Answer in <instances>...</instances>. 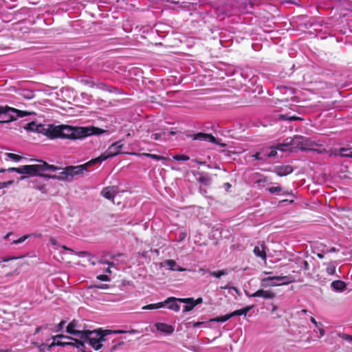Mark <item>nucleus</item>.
Here are the masks:
<instances>
[{
	"instance_id": "nucleus-16",
	"label": "nucleus",
	"mask_w": 352,
	"mask_h": 352,
	"mask_svg": "<svg viewBox=\"0 0 352 352\" xmlns=\"http://www.w3.org/2000/svg\"><path fill=\"white\" fill-rule=\"evenodd\" d=\"M292 166L289 165H283L276 167L275 173L279 177L287 175L293 172Z\"/></svg>"
},
{
	"instance_id": "nucleus-25",
	"label": "nucleus",
	"mask_w": 352,
	"mask_h": 352,
	"mask_svg": "<svg viewBox=\"0 0 352 352\" xmlns=\"http://www.w3.org/2000/svg\"><path fill=\"white\" fill-rule=\"evenodd\" d=\"M38 162L41 163L42 169H43V172L46 170L55 171L61 169L60 167L56 166L54 165L48 164L46 162H44L43 160H39Z\"/></svg>"
},
{
	"instance_id": "nucleus-17",
	"label": "nucleus",
	"mask_w": 352,
	"mask_h": 352,
	"mask_svg": "<svg viewBox=\"0 0 352 352\" xmlns=\"http://www.w3.org/2000/svg\"><path fill=\"white\" fill-rule=\"evenodd\" d=\"M76 325L77 322L76 320H72L67 325L66 331L68 333L77 336L80 338L82 335L83 332H85V331L76 330L75 329L76 327Z\"/></svg>"
},
{
	"instance_id": "nucleus-3",
	"label": "nucleus",
	"mask_w": 352,
	"mask_h": 352,
	"mask_svg": "<svg viewBox=\"0 0 352 352\" xmlns=\"http://www.w3.org/2000/svg\"><path fill=\"white\" fill-rule=\"evenodd\" d=\"M122 147L123 144H122L120 141L116 142L112 144L106 152L101 154L99 157L92 159V162H97V164H100L109 157L119 155L121 153V149Z\"/></svg>"
},
{
	"instance_id": "nucleus-11",
	"label": "nucleus",
	"mask_w": 352,
	"mask_h": 352,
	"mask_svg": "<svg viewBox=\"0 0 352 352\" xmlns=\"http://www.w3.org/2000/svg\"><path fill=\"white\" fill-rule=\"evenodd\" d=\"M276 294L271 290L258 289L256 292L251 294V297H261L265 299H273Z\"/></svg>"
},
{
	"instance_id": "nucleus-14",
	"label": "nucleus",
	"mask_w": 352,
	"mask_h": 352,
	"mask_svg": "<svg viewBox=\"0 0 352 352\" xmlns=\"http://www.w3.org/2000/svg\"><path fill=\"white\" fill-rule=\"evenodd\" d=\"M116 186H108L102 189L101 195L107 199H113L117 194Z\"/></svg>"
},
{
	"instance_id": "nucleus-34",
	"label": "nucleus",
	"mask_w": 352,
	"mask_h": 352,
	"mask_svg": "<svg viewBox=\"0 0 352 352\" xmlns=\"http://www.w3.org/2000/svg\"><path fill=\"white\" fill-rule=\"evenodd\" d=\"M173 159L177 161H188L190 157L186 155H176L173 156Z\"/></svg>"
},
{
	"instance_id": "nucleus-30",
	"label": "nucleus",
	"mask_w": 352,
	"mask_h": 352,
	"mask_svg": "<svg viewBox=\"0 0 352 352\" xmlns=\"http://www.w3.org/2000/svg\"><path fill=\"white\" fill-rule=\"evenodd\" d=\"M210 274L214 277L219 278L221 276L227 275L228 271L226 270H223L210 272Z\"/></svg>"
},
{
	"instance_id": "nucleus-6",
	"label": "nucleus",
	"mask_w": 352,
	"mask_h": 352,
	"mask_svg": "<svg viewBox=\"0 0 352 352\" xmlns=\"http://www.w3.org/2000/svg\"><path fill=\"white\" fill-rule=\"evenodd\" d=\"M54 342L50 345V347H52L53 346L57 345V346H74L75 345L73 344L74 343V338H72L71 337L65 336L64 335H57L53 338Z\"/></svg>"
},
{
	"instance_id": "nucleus-15",
	"label": "nucleus",
	"mask_w": 352,
	"mask_h": 352,
	"mask_svg": "<svg viewBox=\"0 0 352 352\" xmlns=\"http://www.w3.org/2000/svg\"><path fill=\"white\" fill-rule=\"evenodd\" d=\"M157 331L170 335L174 332V327L172 325L164 322H157L155 324Z\"/></svg>"
},
{
	"instance_id": "nucleus-57",
	"label": "nucleus",
	"mask_w": 352,
	"mask_h": 352,
	"mask_svg": "<svg viewBox=\"0 0 352 352\" xmlns=\"http://www.w3.org/2000/svg\"><path fill=\"white\" fill-rule=\"evenodd\" d=\"M12 183H13V181L10 180V181H8V182H3V186H7L8 184H12Z\"/></svg>"
},
{
	"instance_id": "nucleus-31",
	"label": "nucleus",
	"mask_w": 352,
	"mask_h": 352,
	"mask_svg": "<svg viewBox=\"0 0 352 352\" xmlns=\"http://www.w3.org/2000/svg\"><path fill=\"white\" fill-rule=\"evenodd\" d=\"M265 151L262 149L260 152H256L252 157L256 160L265 161L266 160L264 156Z\"/></svg>"
},
{
	"instance_id": "nucleus-63",
	"label": "nucleus",
	"mask_w": 352,
	"mask_h": 352,
	"mask_svg": "<svg viewBox=\"0 0 352 352\" xmlns=\"http://www.w3.org/2000/svg\"><path fill=\"white\" fill-rule=\"evenodd\" d=\"M41 327H37V328L36 329V331H35V332H34V334H36V333H38V331L41 330Z\"/></svg>"
},
{
	"instance_id": "nucleus-8",
	"label": "nucleus",
	"mask_w": 352,
	"mask_h": 352,
	"mask_svg": "<svg viewBox=\"0 0 352 352\" xmlns=\"http://www.w3.org/2000/svg\"><path fill=\"white\" fill-rule=\"evenodd\" d=\"M192 139L195 140L206 141L214 143L220 145L221 147H225L226 146V144L224 143H219L215 137L210 133H205L202 132L197 133L192 135Z\"/></svg>"
},
{
	"instance_id": "nucleus-51",
	"label": "nucleus",
	"mask_w": 352,
	"mask_h": 352,
	"mask_svg": "<svg viewBox=\"0 0 352 352\" xmlns=\"http://www.w3.org/2000/svg\"><path fill=\"white\" fill-rule=\"evenodd\" d=\"M12 235H14V232H10L7 233V234L4 236L3 239H6H6H9V237H10V236H12Z\"/></svg>"
},
{
	"instance_id": "nucleus-21",
	"label": "nucleus",
	"mask_w": 352,
	"mask_h": 352,
	"mask_svg": "<svg viewBox=\"0 0 352 352\" xmlns=\"http://www.w3.org/2000/svg\"><path fill=\"white\" fill-rule=\"evenodd\" d=\"M253 308L252 305L247 306L243 309L234 311L230 313L231 317L236 316H246L247 314Z\"/></svg>"
},
{
	"instance_id": "nucleus-39",
	"label": "nucleus",
	"mask_w": 352,
	"mask_h": 352,
	"mask_svg": "<svg viewBox=\"0 0 352 352\" xmlns=\"http://www.w3.org/2000/svg\"><path fill=\"white\" fill-rule=\"evenodd\" d=\"M50 242L54 246V249H57L58 247H60V245L58 244V241L53 237H51L50 239Z\"/></svg>"
},
{
	"instance_id": "nucleus-7",
	"label": "nucleus",
	"mask_w": 352,
	"mask_h": 352,
	"mask_svg": "<svg viewBox=\"0 0 352 352\" xmlns=\"http://www.w3.org/2000/svg\"><path fill=\"white\" fill-rule=\"evenodd\" d=\"M41 172H43L41 163L39 164L23 165V179L25 177L24 175L30 176L39 175L43 177L42 175L45 174L41 173Z\"/></svg>"
},
{
	"instance_id": "nucleus-36",
	"label": "nucleus",
	"mask_w": 352,
	"mask_h": 352,
	"mask_svg": "<svg viewBox=\"0 0 352 352\" xmlns=\"http://www.w3.org/2000/svg\"><path fill=\"white\" fill-rule=\"evenodd\" d=\"M267 190L272 193L280 192L282 191V188L280 186H273L267 188Z\"/></svg>"
},
{
	"instance_id": "nucleus-52",
	"label": "nucleus",
	"mask_w": 352,
	"mask_h": 352,
	"mask_svg": "<svg viewBox=\"0 0 352 352\" xmlns=\"http://www.w3.org/2000/svg\"><path fill=\"white\" fill-rule=\"evenodd\" d=\"M303 265L305 270H309V265L307 261H303Z\"/></svg>"
},
{
	"instance_id": "nucleus-19",
	"label": "nucleus",
	"mask_w": 352,
	"mask_h": 352,
	"mask_svg": "<svg viewBox=\"0 0 352 352\" xmlns=\"http://www.w3.org/2000/svg\"><path fill=\"white\" fill-rule=\"evenodd\" d=\"M287 144H279L277 145L276 148L272 149V151L268 153H264V156L266 157H272L277 155V150L285 151V147L287 146Z\"/></svg>"
},
{
	"instance_id": "nucleus-44",
	"label": "nucleus",
	"mask_w": 352,
	"mask_h": 352,
	"mask_svg": "<svg viewBox=\"0 0 352 352\" xmlns=\"http://www.w3.org/2000/svg\"><path fill=\"white\" fill-rule=\"evenodd\" d=\"M131 155H137V156H146L147 157H148V155H151V153H132Z\"/></svg>"
},
{
	"instance_id": "nucleus-24",
	"label": "nucleus",
	"mask_w": 352,
	"mask_h": 352,
	"mask_svg": "<svg viewBox=\"0 0 352 352\" xmlns=\"http://www.w3.org/2000/svg\"><path fill=\"white\" fill-rule=\"evenodd\" d=\"M166 265L170 267V269L173 271H178V272H183L185 270V269L179 267L177 265L176 262L174 260H167L166 261Z\"/></svg>"
},
{
	"instance_id": "nucleus-40",
	"label": "nucleus",
	"mask_w": 352,
	"mask_h": 352,
	"mask_svg": "<svg viewBox=\"0 0 352 352\" xmlns=\"http://www.w3.org/2000/svg\"><path fill=\"white\" fill-rule=\"evenodd\" d=\"M97 279L101 281H108L109 280V278L106 274H100L97 276Z\"/></svg>"
},
{
	"instance_id": "nucleus-64",
	"label": "nucleus",
	"mask_w": 352,
	"mask_h": 352,
	"mask_svg": "<svg viewBox=\"0 0 352 352\" xmlns=\"http://www.w3.org/2000/svg\"><path fill=\"white\" fill-rule=\"evenodd\" d=\"M28 237H29L28 235H23V241H25Z\"/></svg>"
},
{
	"instance_id": "nucleus-62",
	"label": "nucleus",
	"mask_w": 352,
	"mask_h": 352,
	"mask_svg": "<svg viewBox=\"0 0 352 352\" xmlns=\"http://www.w3.org/2000/svg\"><path fill=\"white\" fill-rule=\"evenodd\" d=\"M186 237V234L185 233H182L181 234V238H180V240H182L183 239H184Z\"/></svg>"
},
{
	"instance_id": "nucleus-45",
	"label": "nucleus",
	"mask_w": 352,
	"mask_h": 352,
	"mask_svg": "<svg viewBox=\"0 0 352 352\" xmlns=\"http://www.w3.org/2000/svg\"><path fill=\"white\" fill-rule=\"evenodd\" d=\"M34 113H35L32 111L23 110V117L29 116V115L34 114Z\"/></svg>"
},
{
	"instance_id": "nucleus-1",
	"label": "nucleus",
	"mask_w": 352,
	"mask_h": 352,
	"mask_svg": "<svg viewBox=\"0 0 352 352\" xmlns=\"http://www.w3.org/2000/svg\"><path fill=\"white\" fill-rule=\"evenodd\" d=\"M98 128L74 127L69 125H49L45 135L51 139L62 138L77 140L93 134H98Z\"/></svg>"
},
{
	"instance_id": "nucleus-32",
	"label": "nucleus",
	"mask_w": 352,
	"mask_h": 352,
	"mask_svg": "<svg viewBox=\"0 0 352 352\" xmlns=\"http://www.w3.org/2000/svg\"><path fill=\"white\" fill-rule=\"evenodd\" d=\"M34 98V94L29 90L23 89V99L31 100Z\"/></svg>"
},
{
	"instance_id": "nucleus-48",
	"label": "nucleus",
	"mask_w": 352,
	"mask_h": 352,
	"mask_svg": "<svg viewBox=\"0 0 352 352\" xmlns=\"http://www.w3.org/2000/svg\"><path fill=\"white\" fill-rule=\"evenodd\" d=\"M83 82L85 84L89 85L91 87H94V83L91 80H85Z\"/></svg>"
},
{
	"instance_id": "nucleus-12",
	"label": "nucleus",
	"mask_w": 352,
	"mask_h": 352,
	"mask_svg": "<svg viewBox=\"0 0 352 352\" xmlns=\"http://www.w3.org/2000/svg\"><path fill=\"white\" fill-rule=\"evenodd\" d=\"M284 280L283 284H289L291 283H294L296 281V280L292 276H269L267 278H264L262 280V282H266L269 280Z\"/></svg>"
},
{
	"instance_id": "nucleus-22",
	"label": "nucleus",
	"mask_w": 352,
	"mask_h": 352,
	"mask_svg": "<svg viewBox=\"0 0 352 352\" xmlns=\"http://www.w3.org/2000/svg\"><path fill=\"white\" fill-rule=\"evenodd\" d=\"M331 287L336 291L343 292L346 289V285L344 281L337 280L331 283Z\"/></svg>"
},
{
	"instance_id": "nucleus-42",
	"label": "nucleus",
	"mask_w": 352,
	"mask_h": 352,
	"mask_svg": "<svg viewBox=\"0 0 352 352\" xmlns=\"http://www.w3.org/2000/svg\"><path fill=\"white\" fill-rule=\"evenodd\" d=\"M22 243V236H20L18 239H14V240L10 241V244H19Z\"/></svg>"
},
{
	"instance_id": "nucleus-50",
	"label": "nucleus",
	"mask_w": 352,
	"mask_h": 352,
	"mask_svg": "<svg viewBox=\"0 0 352 352\" xmlns=\"http://www.w3.org/2000/svg\"><path fill=\"white\" fill-rule=\"evenodd\" d=\"M20 258L21 257H12V258L7 257V258H3V262H7V261H11V260H16V259Z\"/></svg>"
},
{
	"instance_id": "nucleus-5",
	"label": "nucleus",
	"mask_w": 352,
	"mask_h": 352,
	"mask_svg": "<svg viewBox=\"0 0 352 352\" xmlns=\"http://www.w3.org/2000/svg\"><path fill=\"white\" fill-rule=\"evenodd\" d=\"M71 168H72V166H66L63 169V170L59 173L58 175H42V176L46 178L58 179L59 180H66L68 179L69 177H72L74 175H76L74 170L70 169Z\"/></svg>"
},
{
	"instance_id": "nucleus-46",
	"label": "nucleus",
	"mask_w": 352,
	"mask_h": 352,
	"mask_svg": "<svg viewBox=\"0 0 352 352\" xmlns=\"http://www.w3.org/2000/svg\"><path fill=\"white\" fill-rule=\"evenodd\" d=\"M161 135H162L161 133H156L153 134L152 137L155 140H158L160 138Z\"/></svg>"
},
{
	"instance_id": "nucleus-61",
	"label": "nucleus",
	"mask_w": 352,
	"mask_h": 352,
	"mask_svg": "<svg viewBox=\"0 0 352 352\" xmlns=\"http://www.w3.org/2000/svg\"><path fill=\"white\" fill-rule=\"evenodd\" d=\"M206 180H207V179H206V178H205V177H200V178H199V181H200L201 182H205Z\"/></svg>"
},
{
	"instance_id": "nucleus-56",
	"label": "nucleus",
	"mask_w": 352,
	"mask_h": 352,
	"mask_svg": "<svg viewBox=\"0 0 352 352\" xmlns=\"http://www.w3.org/2000/svg\"><path fill=\"white\" fill-rule=\"evenodd\" d=\"M125 333L124 331L118 330V331H112L111 333Z\"/></svg>"
},
{
	"instance_id": "nucleus-37",
	"label": "nucleus",
	"mask_w": 352,
	"mask_h": 352,
	"mask_svg": "<svg viewBox=\"0 0 352 352\" xmlns=\"http://www.w3.org/2000/svg\"><path fill=\"white\" fill-rule=\"evenodd\" d=\"M148 157L150 158H152L155 160H166V158L162 156V155H156V154H151V155H148Z\"/></svg>"
},
{
	"instance_id": "nucleus-13",
	"label": "nucleus",
	"mask_w": 352,
	"mask_h": 352,
	"mask_svg": "<svg viewBox=\"0 0 352 352\" xmlns=\"http://www.w3.org/2000/svg\"><path fill=\"white\" fill-rule=\"evenodd\" d=\"M97 162H92V160L87 162L85 164L78 165V166H72V168H71V170H74L76 175H80L82 174L84 171H87L88 168L92 165L96 164Z\"/></svg>"
},
{
	"instance_id": "nucleus-9",
	"label": "nucleus",
	"mask_w": 352,
	"mask_h": 352,
	"mask_svg": "<svg viewBox=\"0 0 352 352\" xmlns=\"http://www.w3.org/2000/svg\"><path fill=\"white\" fill-rule=\"evenodd\" d=\"M23 129L28 131L43 133L45 135V132H47V128H45V125L37 124L35 122L33 121L28 123L26 126H23Z\"/></svg>"
},
{
	"instance_id": "nucleus-59",
	"label": "nucleus",
	"mask_w": 352,
	"mask_h": 352,
	"mask_svg": "<svg viewBox=\"0 0 352 352\" xmlns=\"http://www.w3.org/2000/svg\"><path fill=\"white\" fill-rule=\"evenodd\" d=\"M317 256H318L319 258H320V259H322V258H324V255H323L322 254H321V253H318V254H317Z\"/></svg>"
},
{
	"instance_id": "nucleus-18",
	"label": "nucleus",
	"mask_w": 352,
	"mask_h": 352,
	"mask_svg": "<svg viewBox=\"0 0 352 352\" xmlns=\"http://www.w3.org/2000/svg\"><path fill=\"white\" fill-rule=\"evenodd\" d=\"M179 302L186 304L184 307V312H188L192 310L195 305L194 304V298H179Z\"/></svg>"
},
{
	"instance_id": "nucleus-53",
	"label": "nucleus",
	"mask_w": 352,
	"mask_h": 352,
	"mask_svg": "<svg viewBox=\"0 0 352 352\" xmlns=\"http://www.w3.org/2000/svg\"><path fill=\"white\" fill-rule=\"evenodd\" d=\"M60 247L63 249V250H68L71 252H74V250L69 248H67V246L65 245H60Z\"/></svg>"
},
{
	"instance_id": "nucleus-38",
	"label": "nucleus",
	"mask_w": 352,
	"mask_h": 352,
	"mask_svg": "<svg viewBox=\"0 0 352 352\" xmlns=\"http://www.w3.org/2000/svg\"><path fill=\"white\" fill-rule=\"evenodd\" d=\"M338 336L343 340L352 341V336L346 333H339Z\"/></svg>"
},
{
	"instance_id": "nucleus-49",
	"label": "nucleus",
	"mask_w": 352,
	"mask_h": 352,
	"mask_svg": "<svg viewBox=\"0 0 352 352\" xmlns=\"http://www.w3.org/2000/svg\"><path fill=\"white\" fill-rule=\"evenodd\" d=\"M65 324V321H61L57 326L58 331L61 330Z\"/></svg>"
},
{
	"instance_id": "nucleus-28",
	"label": "nucleus",
	"mask_w": 352,
	"mask_h": 352,
	"mask_svg": "<svg viewBox=\"0 0 352 352\" xmlns=\"http://www.w3.org/2000/svg\"><path fill=\"white\" fill-rule=\"evenodd\" d=\"M339 152L341 157H352V152L350 148H340Z\"/></svg>"
},
{
	"instance_id": "nucleus-54",
	"label": "nucleus",
	"mask_w": 352,
	"mask_h": 352,
	"mask_svg": "<svg viewBox=\"0 0 352 352\" xmlns=\"http://www.w3.org/2000/svg\"><path fill=\"white\" fill-rule=\"evenodd\" d=\"M310 320H311V322L313 324H315V326H316V327H318V324L317 321L316 320V319H315L314 317H311Z\"/></svg>"
},
{
	"instance_id": "nucleus-2",
	"label": "nucleus",
	"mask_w": 352,
	"mask_h": 352,
	"mask_svg": "<svg viewBox=\"0 0 352 352\" xmlns=\"http://www.w3.org/2000/svg\"><path fill=\"white\" fill-rule=\"evenodd\" d=\"M112 330H87L83 332L80 339H74L75 347L79 349L82 352H91L87 351L85 344H89L93 349L98 351L103 346L102 342L106 341L105 337L111 334Z\"/></svg>"
},
{
	"instance_id": "nucleus-33",
	"label": "nucleus",
	"mask_w": 352,
	"mask_h": 352,
	"mask_svg": "<svg viewBox=\"0 0 352 352\" xmlns=\"http://www.w3.org/2000/svg\"><path fill=\"white\" fill-rule=\"evenodd\" d=\"M326 272L329 275H333L336 272V267L332 263H329L327 268Z\"/></svg>"
},
{
	"instance_id": "nucleus-35",
	"label": "nucleus",
	"mask_w": 352,
	"mask_h": 352,
	"mask_svg": "<svg viewBox=\"0 0 352 352\" xmlns=\"http://www.w3.org/2000/svg\"><path fill=\"white\" fill-rule=\"evenodd\" d=\"M124 344V342H118L116 344H114L113 345H112L111 347H109L107 350L108 352H113L115 351L116 350L118 349V348Z\"/></svg>"
},
{
	"instance_id": "nucleus-29",
	"label": "nucleus",
	"mask_w": 352,
	"mask_h": 352,
	"mask_svg": "<svg viewBox=\"0 0 352 352\" xmlns=\"http://www.w3.org/2000/svg\"><path fill=\"white\" fill-rule=\"evenodd\" d=\"M164 307V303L162 302L155 304H150L142 307V309H155Z\"/></svg>"
},
{
	"instance_id": "nucleus-10",
	"label": "nucleus",
	"mask_w": 352,
	"mask_h": 352,
	"mask_svg": "<svg viewBox=\"0 0 352 352\" xmlns=\"http://www.w3.org/2000/svg\"><path fill=\"white\" fill-rule=\"evenodd\" d=\"M179 298H175V297H169L166 300H165L164 302H162L164 303V307L167 305L168 308L170 310H173L175 312H177L180 309V305L177 303L179 302Z\"/></svg>"
},
{
	"instance_id": "nucleus-41",
	"label": "nucleus",
	"mask_w": 352,
	"mask_h": 352,
	"mask_svg": "<svg viewBox=\"0 0 352 352\" xmlns=\"http://www.w3.org/2000/svg\"><path fill=\"white\" fill-rule=\"evenodd\" d=\"M8 172L15 171L19 174H22V168H9L7 169Z\"/></svg>"
},
{
	"instance_id": "nucleus-23",
	"label": "nucleus",
	"mask_w": 352,
	"mask_h": 352,
	"mask_svg": "<svg viewBox=\"0 0 352 352\" xmlns=\"http://www.w3.org/2000/svg\"><path fill=\"white\" fill-rule=\"evenodd\" d=\"M253 252L256 256L261 257L263 260L266 259L267 255L265 251L264 245H261V247L255 246Z\"/></svg>"
},
{
	"instance_id": "nucleus-43",
	"label": "nucleus",
	"mask_w": 352,
	"mask_h": 352,
	"mask_svg": "<svg viewBox=\"0 0 352 352\" xmlns=\"http://www.w3.org/2000/svg\"><path fill=\"white\" fill-rule=\"evenodd\" d=\"M98 263H101V264H107V265H108L109 266H111V267L114 266V263L113 262H109L108 261L100 260L98 261Z\"/></svg>"
},
{
	"instance_id": "nucleus-55",
	"label": "nucleus",
	"mask_w": 352,
	"mask_h": 352,
	"mask_svg": "<svg viewBox=\"0 0 352 352\" xmlns=\"http://www.w3.org/2000/svg\"><path fill=\"white\" fill-rule=\"evenodd\" d=\"M201 324H202L201 322H193L192 326L194 327H199V325H201Z\"/></svg>"
},
{
	"instance_id": "nucleus-26",
	"label": "nucleus",
	"mask_w": 352,
	"mask_h": 352,
	"mask_svg": "<svg viewBox=\"0 0 352 352\" xmlns=\"http://www.w3.org/2000/svg\"><path fill=\"white\" fill-rule=\"evenodd\" d=\"M279 118L285 120L296 121V120H303V118L295 116H289V114H280Z\"/></svg>"
},
{
	"instance_id": "nucleus-20",
	"label": "nucleus",
	"mask_w": 352,
	"mask_h": 352,
	"mask_svg": "<svg viewBox=\"0 0 352 352\" xmlns=\"http://www.w3.org/2000/svg\"><path fill=\"white\" fill-rule=\"evenodd\" d=\"M22 159V156L12 153H3V160L6 162L8 161H13V162H19Z\"/></svg>"
},
{
	"instance_id": "nucleus-60",
	"label": "nucleus",
	"mask_w": 352,
	"mask_h": 352,
	"mask_svg": "<svg viewBox=\"0 0 352 352\" xmlns=\"http://www.w3.org/2000/svg\"><path fill=\"white\" fill-rule=\"evenodd\" d=\"M336 251H337L336 248H334V247H333V248H331L329 250V252H336Z\"/></svg>"
},
{
	"instance_id": "nucleus-27",
	"label": "nucleus",
	"mask_w": 352,
	"mask_h": 352,
	"mask_svg": "<svg viewBox=\"0 0 352 352\" xmlns=\"http://www.w3.org/2000/svg\"><path fill=\"white\" fill-rule=\"evenodd\" d=\"M232 317H231V315L230 313L225 316H218L214 318H212L210 320V321L216 322H226L227 320H228L229 319H230Z\"/></svg>"
},
{
	"instance_id": "nucleus-58",
	"label": "nucleus",
	"mask_w": 352,
	"mask_h": 352,
	"mask_svg": "<svg viewBox=\"0 0 352 352\" xmlns=\"http://www.w3.org/2000/svg\"><path fill=\"white\" fill-rule=\"evenodd\" d=\"M319 331L322 336H323L325 334V331L323 329H319Z\"/></svg>"
},
{
	"instance_id": "nucleus-47",
	"label": "nucleus",
	"mask_w": 352,
	"mask_h": 352,
	"mask_svg": "<svg viewBox=\"0 0 352 352\" xmlns=\"http://www.w3.org/2000/svg\"><path fill=\"white\" fill-rule=\"evenodd\" d=\"M202 302H203V298H201V297L198 298L196 300H194V304H195V306L199 305V304H201Z\"/></svg>"
},
{
	"instance_id": "nucleus-4",
	"label": "nucleus",
	"mask_w": 352,
	"mask_h": 352,
	"mask_svg": "<svg viewBox=\"0 0 352 352\" xmlns=\"http://www.w3.org/2000/svg\"><path fill=\"white\" fill-rule=\"evenodd\" d=\"M3 111L0 115V123H6L16 120L13 116L10 114V112H14L17 113L18 117H22V110L16 109L8 106L2 107Z\"/></svg>"
}]
</instances>
